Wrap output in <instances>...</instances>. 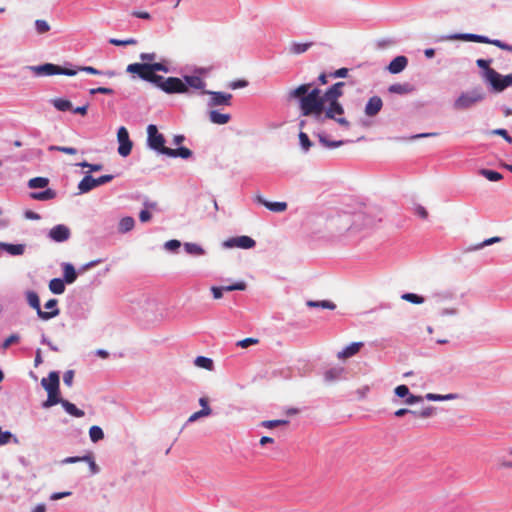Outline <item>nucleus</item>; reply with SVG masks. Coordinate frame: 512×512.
I'll return each instance as SVG.
<instances>
[{
	"mask_svg": "<svg viewBox=\"0 0 512 512\" xmlns=\"http://www.w3.org/2000/svg\"><path fill=\"white\" fill-rule=\"evenodd\" d=\"M49 150L50 151H60V152H63V153H66V154H76L77 153V149L74 148V147H66V146H56V145H51L49 147Z\"/></svg>",
	"mask_w": 512,
	"mask_h": 512,
	"instance_id": "052dcab7",
	"label": "nucleus"
},
{
	"mask_svg": "<svg viewBox=\"0 0 512 512\" xmlns=\"http://www.w3.org/2000/svg\"><path fill=\"white\" fill-rule=\"evenodd\" d=\"M502 240V238L498 237V236H495V237H492V238H489V239H486L484 240L483 242L475 245V246H471L467 249L468 252H471V251H476L484 246H488V245H492L494 243H498Z\"/></svg>",
	"mask_w": 512,
	"mask_h": 512,
	"instance_id": "de8ad7c7",
	"label": "nucleus"
},
{
	"mask_svg": "<svg viewBox=\"0 0 512 512\" xmlns=\"http://www.w3.org/2000/svg\"><path fill=\"white\" fill-rule=\"evenodd\" d=\"M147 145L152 150L160 153V132L155 124H150L147 127Z\"/></svg>",
	"mask_w": 512,
	"mask_h": 512,
	"instance_id": "dca6fc26",
	"label": "nucleus"
},
{
	"mask_svg": "<svg viewBox=\"0 0 512 512\" xmlns=\"http://www.w3.org/2000/svg\"><path fill=\"white\" fill-rule=\"evenodd\" d=\"M450 39H457V40H464V41H470V42H477V43H485V44H492L494 46L499 47L502 50H507L512 52V46L509 44H506L498 39L491 40L485 36L477 35V34H455Z\"/></svg>",
	"mask_w": 512,
	"mask_h": 512,
	"instance_id": "6e6552de",
	"label": "nucleus"
},
{
	"mask_svg": "<svg viewBox=\"0 0 512 512\" xmlns=\"http://www.w3.org/2000/svg\"><path fill=\"white\" fill-rule=\"evenodd\" d=\"M126 71L128 73L137 74L140 79L150 82L156 87H160V75L157 74V72L160 71V62L132 63L127 66Z\"/></svg>",
	"mask_w": 512,
	"mask_h": 512,
	"instance_id": "f03ea898",
	"label": "nucleus"
},
{
	"mask_svg": "<svg viewBox=\"0 0 512 512\" xmlns=\"http://www.w3.org/2000/svg\"><path fill=\"white\" fill-rule=\"evenodd\" d=\"M27 69L33 71L37 76H53V75H66L75 76L77 70L73 68L61 67L53 63H45L37 66H27Z\"/></svg>",
	"mask_w": 512,
	"mask_h": 512,
	"instance_id": "39448f33",
	"label": "nucleus"
},
{
	"mask_svg": "<svg viewBox=\"0 0 512 512\" xmlns=\"http://www.w3.org/2000/svg\"><path fill=\"white\" fill-rule=\"evenodd\" d=\"M318 137H319L320 143L323 144V146H325L327 148H337L344 144V141H342V140L330 141L326 138V136L321 135V134H319Z\"/></svg>",
	"mask_w": 512,
	"mask_h": 512,
	"instance_id": "3c124183",
	"label": "nucleus"
},
{
	"mask_svg": "<svg viewBox=\"0 0 512 512\" xmlns=\"http://www.w3.org/2000/svg\"><path fill=\"white\" fill-rule=\"evenodd\" d=\"M407 64L408 59L405 56H397L388 65V71L391 74H398L406 68Z\"/></svg>",
	"mask_w": 512,
	"mask_h": 512,
	"instance_id": "a878e982",
	"label": "nucleus"
},
{
	"mask_svg": "<svg viewBox=\"0 0 512 512\" xmlns=\"http://www.w3.org/2000/svg\"><path fill=\"white\" fill-rule=\"evenodd\" d=\"M57 196V192L51 188H47L40 192H31L30 197L37 201H47L54 199Z\"/></svg>",
	"mask_w": 512,
	"mask_h": 512,
	"instance_id": "c756f323",
	"label": "nucleus"
},
{
	"mask_svg": "<svg viewBox=\"0 0 512 512\" xmlns=\"http://www.w3.org/2000/svg\"><path fill=\"white\" fill-rule=\"evenodd\" d=\"M167 251L175 253L181 247V242L178 240H169L164 244Z\"/></svg>",
	"mask_w": 512,
	"mask_h": 512,
	"instance_id": "680f3d73",
	"label": "nucleus"
},
{
	"mask_svg": "<svg viewBox=\"0 0 512 512\" xmlns=\"http://www.w3.org/2000/svg\"><path fill=\"white\" fill-rule=\"evenodd\" d=\"M289 424V420L286 419H276V420H265L260 423V425L267 429H273L278 426H286Z\"/></svg>",
	"mask_w": 512,
	"mask_h": 512,
	"instance_id": "ea45409f",
	"label": "nucleus"
},
{
	"mask_svg": "<svg viewBox=\"0 0 512 512\" xmlns=\"http://www.w3.org/2000/svg\"><path fill=\"white\" fill-rule=\"evenodd\" d=\"M382 106V99L379 96H373L368 100L365 106V114L369 117H373L380 112Z\"/></svg>",
	"mask_w": 512,
	"mask_h": 512,
	"instance_id": "aec40b11",
	"label": "nucleus"
},
{
	"mask_svg": "<svg viewBox=\"0 0 512 512\" xmlns=\"http://www.w3.org/2000/svg\"><path fill=\"white\" fill-rule=\"evenodd\" d=\"M20 341V336L18 334H11L8 338H6L1 344V348L3 350H7L12 344L18 343Z\"/></svg>",
	"mask_w": 512,
	"mask_h": 512,
	"instance_id": "13d9d810",
	"label": "nucleus"
},
{
	"mask_svg": "<svg viewBox=\"0 0 512 512\" xmlns=\"http://www.w3.org/2000/svg\"><path fill=\"white\" fill-rule=\"evenodd\" d=\"M259 342L258 339L256 338H245L243 340H240L237 342V346L241 347V348H247L251 345H255Z\"/></svg>",
	"mask_w": 512,
	"mask_h": 512,
	"instance_id": "338daca9",
	"label": "nucleus"
},
{
	"mask_svg": "<svg viewBox=\"0 0 512 512\" xmlns=\"http://www.w3.org/2000/svg\"><path fill=\"white\" fill-rule=\"evenodd\" d=\"M255 245V240L246 235L231 237L223 242V246L226 248L251 249Z\"/></svg>",
	"mask_w": 512,
	"mask_h": 512,
	"instance_id": "4468645a",
	"label": "nucleus"
},
{
	"mask_svg": "<svg viewBox=\"0 0 512 512\" xmlns=\"http://www.w3.org/2000/svg\"><path fill=\"white\" fill-rule=\"evenodd\" d=\"M10 442L19 444V440L15 435H13L10 431H3L0 427V446L6 445Z\"/></svg>",
	"mask_w": 512,
	"mask_h": 512,
	"instance_id": "e433bc0d",
	"label": "nucleus"
},
{
	"mask_svg": "<svg viewBox=\"0 0 512 512\" xmlns=\"http://www.w3.org/2000/svg\"><path fill=\"white\" fill-rule=\"evenodd\" d=\"M246 284L244 282H238L233 285H227V286H212L211 292L213 294L214 299H220L223 296V292L226 291H234V290H245Z\"/></svg>",
	"mask_w": 512,
	"mask_h": 512,
	"instance_id": "6ab92c4d",
	"label": "nucleus"
},
{
	"mask_svg": "<svg viewBox=\"0 0 512 512\" xmlns=\"http://www.w3.org/2000/svg\"><path fill=\"white\" fill-rule=\"evenodd\" d=\"M491 134L493 135H498V136H501L503 137L508 143H512V137L509 136L507 130L505 129H502V128H498V129H494L490 132Z\"/></svg>",
	"mask_w": 512,
	"mask_h": 512,
	"instance_id": "0e129e2a",
	"label": "nucleus"
},
{
	"mask_svg": "<svg viewBox=\"0 0 512 512\" xmlns=\"http://www.w3.org/2000/svg\"><path fill=\"white\" fill-rule=\"evenodd\" d=\"M299 141L302 149L307 152L312 147V142L310 141L308 135L305 132L299 133Z\"/></svg>",
	"mask_w": 512,
	"mask_h": 512,
	"instance_id": "864d4df0",
	"label": "nucleus"
},
{
	"mask_svg": "<svg viewBox=\"0 0 512 512\" xmlns=\"http://www.w3.org/2000/svg\"><path fill=\"white\" fill-rule=\"evenodd\" d=\"M184 251L185 253L187 254H204L205 253V250L199 246L198 244H195V243H185L184 245Z\"/></svg>",
	"mask_w": 512,
	"mask_h": 512,
	"instance_id": "8fccbe9b",
	"label": "nucleus"
},
{
	"mask_svg": "<svg viewBox=\"0 0 512 512\" xmlns=\"http://www.w3.org/2000/svg\"><path fill=\"white\" fill-rule=\"evenodd\" d=\"M436 412V408L433 406L426 407L422 409L421 411H412V414L416 417L420 418H429L433 416Z\"/></svg>",
	"mask_w": 512,
	"mask_h": 512,
	"instance_id": "603ef678",
	"label": "nucleus"
},
{
	"mask_svg": "<svg viewBox=\"0 0 512 512\" xmlns=\"http://www.w3.org/2000/svg\"><path fill=\"white\" fill-rule=\"evenodd\" d=\"M208 116L210 122L216 125H224L231 120V115L229 113H223L217 109H211Z\"/></svg>",
	"mask_w": 512,
	"mask_h": 512,
	"instance_id": "b1692460",
	"label": "nucleus"
},
{
	"mask_svg": "<svg viewBox=\"0 0 512 512\" xmlns=\"http://www.w3.org/2000/svg\"><path fill=\"white\" fill-rule=\"evenodd\" d=\"M363 342H353L347 347H345L342 351L337 353V358L340 360H346L354 355H356L360 349L363 347Z\"/></svg>",
	"mask_w": 512,
	"mask_h": 512,
	"instance_id": "5701e85b",
	"label": "nucleus"
},
{
	"mask_svg": "<svg viewBox=\"0 0 512 512\" xmlns=\"http://www.w3.org/2000/svg\"><path fill=\"white\" fill-rule=\"evenodd\" d=\"M288 101H297L303 116H314L319 122H323L322 114L325 109L324 94L320 89L313 87L312 83H304L287 92Z\"/></svg>",
	"mask_w": 512,
	"mask_h": 512,
	"instance_id": "f257e3e1",
	"label": "nucleus"
},
{
	"mask_svg": "<svg viewBox=\"0 0 512 512\" xmlns=\"http://www.w3.org/2000/svg\"><path fill=\"white\" fill-rule=\"evenodd\" d=\"M26 299L28 304L37 311V315L42 320H49L59 314V309H55L50 312L42 311L40 307V300L36 292L34 291H28L26 293Z\"/></svg>",
	"mask_w": 512,
	"mask_h": 512,
	"instance_id": "f8f14e48",
	"label": "nucleus"
},
{
	"mask_svg": "<svg viewBox=\"0 0 512 512\" xmlns=\"http://www.w3.org/2000/svg\"><path fill=\"white\" fill-rule=\"evenodd\" d=\"M89 93L91 95H95V94H107V95H111L114 93V90L111 89V88H107V87H98V88H92L89 90Z\"/></svg>",
	"mask_w": 512,
	"mask_h": 512,
	"instance_id": "69168bd1",
	"label": "nucleus"
},
{
	"mask_svg": "<svg viewBox=\"0 0 512 512\" xmlns=\"http://www.w3.org/2000/svg\"><path fill=\"white\" fill-rule=\"evenodd\" d=\"M114 179L113 175L106 174L98 178H94L90 174H87L78 184L79 194H85L93 190L94 188L104 185Z\"/></svg>",
	"mask_w": 512,
	"mask_h": 512,
	"instance_id": "0eeeda50",
	"label": "nucleus"
},
{
	"mask_svg": "<svg viewBox=\"0 0 512 512\" xmlns=\"http://www.w3.org/2000/svg\"><path fill=\"white\" fill-rule=\"evenodd\" d=\"M65 281L60 278H54L49 282V289L53 294H62L65 291Z\"/></svg>",
	"mask_w": 512,
	"mask_h": 512,
	"instance_id": "f704fd0d",
	"label": "nucleus"
},
{
	"mask_svg": "<svg viewBox=\"0 0 512 512\" xmlns=\"http://www.w3.org/2000/svg\"><path fill=\"white\" fill-rule=\"evenodd\" d=\"M484 98L485 93L483 89L475 87L470 91L461 93L454 101L453 107L455 110H466L481 102Z\"/></svg>",
	"mask_w": 512,
	"mask_h": 512,
	"instance_id": "20e7f679",
	"label": "nucleus"
},
{
	"mask_svg": "<svg viewBox=\"0 0 512 512\" xmlns=\"http://www.w3.org/2000/svg\"><path fill=\"white\" fill-rule=\"evenodd\" d=\"M77 72L78 71H83V72H86V73H89V74H93V75H104V76H107L109 78H112L116 75L115 71L113 70H107V71H101V70H98L92 66H81L79 67L78 69H76Z\"/></svg>",
	"mask_w": 512,
	"mask_h": 512,
	"instance_id": "72a5a7b5",
	"label": "nucleus"
},
{
	"mask_svg": "<svg viewBox=\"0 0 512 512\" xmlns=\"http://www.w3.org/2000/svg\"><path fill=\"white\" fill-rule=\"evenodd\" d=\"M164 143H165V140L162 137V155H166L168 157H173V158L180 157L183 159H188L192 155V151L186 147H179L176 149H172V148L166 147L164 145Z\"/></svg>",
	"mask_w": 512,
	"mask_h": 512,
	"instance_id": "a211bd4d",
	"label": "nucleus"
},
{
	"mask_svg": "<svg viewBox=\"0 0 512 512\" xmlns=\"http://www.w3.org/2000/svg\"><path fill=\"white\" fill-rule=\"evenodd\" d=\"M311 46L312 43H293L290 47V52L292 54H302L306 52Z\"/></svg>",
	"mask_w": 512,
	"mask_h": 512,
	"instance_id": "09e8293b",
	"label": "nucleus"
},
{
	"mask_svg": "<svg viewBox=\"0 0 512 512\" xmlns=\"http://www.w3.org/2000/svg\"><path fill=\"white\" fill-rule=\"evenodd\" d=\"M476 64L479 68L483 69L484 70V79L486 80L488 78V71L489 70H493L492 68H490V64H491V60H486V59H478L476 61Z\"/></svg>",
	"mask_w": 512,
	"mask_h": 512,
	"instance_id": "bf43d9fd",
	"label": "nucleus"
},
{
	"mask_svg": "<svg viewBox=\"0 0 512 512\" xmlns=\"http://www.w3.org/2000/svg\"><path fill=\"white\" fill-rule=\"evenodd\" d=\"M211 413H212L211 408L201 409V410L191 414L187 420V423L195 422L202 417H207V416L211 415Z\"/></svg>",
	"mask_w": 512,
	"mask_h": 512,
	"instance_id": "49530a36",
	"label": "nucleus"
},
{
	"mask_svg": "<svg viewBox=\"0 0 512 512\" xmlns=\"http://www.w3.org/2000/svg\"><path fill=\"white\" fill-rule=\"evenodd\" d=\"M77 166H80L82 168H89L90 172H96L102 170L103 166L101 164H91L87 161H83L77 164Z\"/></svg>",
	"mask_w": 512,
	"mask_h": 512,
	"instance_id": "e2e57ef3",
	"label": "nucleus"
},
{
	"mask_svg": "<svg viewBox=\"0 0 512 512\" xmlns=\"http://www.w3.org/2000/svg\"><path fill=\"white\" fill-rule=\"evenodd\" d=\"M25 248H26L25 244H10V243L0 242V252H5L12 256H18V255L24 254Z\"/></svg>",
	"mask_w": 512,
	"mask_h": 512,
	"instance_id": "393cba45",
	"label": "nucleus"
},
{
	"mask_svg": "<svg viewBox=\"0 0 512 512\" xmlns=\"http://www.w3.org/2000/svg\"><path fill=\"white\" fill-rule=\"evenodd\" d=\"M109 43L115 46H127V45H135L137 44V40L134 38H128L125 40H120L116 38H111Z\"/></svg>",
	"mask_w": 512,
	"mask_h": 512,
	"instance_id": "4d7b16f0",
	"label": "nucleus"
},
{
	"mask_svg": "<svg viewBox=\"0 0 512 512\" xmlns=\"http://www.w3.org/2000/svg\"><path fill=\"white\" fill-rule=\"evenodd\" d=\"M401 298L413 304H422L424 302L423 297L414 293H405L401 296Z\"/></svg>",
	"mask_w": 512,
	"mask_h": 512,
	"instance_id": "5fc2aeb1",
	"label": "nucleus"
},
{
	"mask_svg": "<svg viewBox=\"0 0 512 512\" xmlns=\"http://www.w3.org/2000/svg\"><path fill=\"white\" fill-rule=\"evenodd\" d=\"M135 226V219L133 217H130V216H126V217H123L122 219H120L119 223H118V232L119 233H127L129 231H131Z\"/></svg>",
	"mask_w": 512,
	"mask_h": 512,
	"instance_id": "7c9ffc66",
	"label": "nucleus"
},
{
	"mask_svg": "<svg viewBox=\"0 0 512 512\" xmlns=\"http://www.w3.org/2000/svg\"><path fill=\"white\" fill-rule=\"evenodd\" d=\"M205 95L209 96L206 105L210 109H215L216 107L221 106H230L232 104L233 96L230 93L208 90Z\"/></svg>",
	"mask_w": 512,
	"mask_h": 512,
	"instance_id": "9b49d317",
	"label": "nucleus"
},
{
	"mask_svg": "<svg viewBox=\"0 0 512 512\" xmlns=\"http://www.w3.org/2000/svg\"><path fill=\"white\" fill-rule=\"evenodd\" d=\"M307 306H309V307H321V308L330 309V310H334L336 308V305L333 302L327 301V300H323V301H312V300H309L307 302Z\"/></svg>",
	"mask_w": 512,
	"mask_h": 512,
	"instance_id": "a18cd8bd",
	"label": "nucleus"
},
{
	"mask_svg": "<svg viewBox=\"0 0 512 512\" xmlns=\"http://www.w3.org/2000/svg\"><path fill=\"white\" fill-rule=\"evenodd\" d=\"M49 184V179L46 177H35L28 181V187L31 189L46 188Z\"/></svg>",
	"mask_w": 512,
	"mask_h": 512,
	"instance_id": "4c0bfd02",
	"label": "nucleus"
},
{
	"mask_svg": "<svg viewBox=\"0 0 512 512\" xmlns=\"http://www.w3.org/2000/svg\"><path fill=\"white\" fill-rule=\"evenodd\" d=\"M326 103L328 104V106L326 109H324L325 114L324 116L322 115L323 121L325 119H333L341 126H344L346 128L349 127V121H347L344 117H337L342 116L344 114V108L340 104V102L338 100H325V104Z\"/></svg>",
	"mask_w": 512,
	"mask_h": 512,
	"instance_id": "423d86ee",
	"label": "nucleus"
},
{
	"mask_svg": "<svg viewBox=\"0 0 512 512\" xmlns=\"http://www.w3.org/2000/svg\"><path fill=\"white\" fill-rule=\"evenodd\" d=\"M47 236L53 242L62 243L70 238L71 230L64 224H58L49 230Z\"/></svg>",
	"mask_w": 512,
	"mask_h": 512,
	"instance_id": "2eb2a0df",
	"label": "nucleus"
},
{
	"mask_svg": "<svg viewBox=\"0 0 512 512\" xmlns=\"http://www.w3.org/2000/svg\"><path fill=\"white\" fill-rule=\"evenodd\" d=\"M62 407L68 414L76 418H81L85 415V412L83 410L77 408L73 403L69 402L68 400L64 399V401L62 402Z\"/></svg>",
	"mask_w": 512,
	"mask_h": 512,
	"instance_id": "473e14b6",
	"label": "nucleus"
},
{
	"mask_svg": "<svg viewBox=\"0 0 512 512\" xmlns=\"http://www.w3.org/2000/svg\"><path fill=\"white\" fill-rule=\"evenodd\" d=\"M255 200L272 212L280 213L287 209L286 202H270L265 200L261 195H256Z\"/></svg>",
	"mask_w": 512,
	"mask_h": 512,
	"instance_id": "4be33fe9",
	"label": "nucleus"
},
{
	"mask_svg": "<svg viewBox=\"0 0 512 512\" xmlns=\"http://www.w3.org/2000/svg\"><path fill=\"white\" fill-rule=\"evenodd\" d=\"M35 29L38 34H44L50 30V25L46 20L38 19L35 21Z\"/></svg>",
	"mask_w": 512,
	"mask_h": 512,
	"instance_id": "6e6d98bb",
	"label": "nucleus"
},
{
	"mask_svg": "<svg viewBox=\"0 0 512 512\" xmlns=\"http://www.w3.org/2000/svg\"><path fill=\"white\" fill-rule=\"evenodd\" d=\"M344 82H337L328 88L324 93L325 100H338L343 95Z\"/></svg>",
	"mask_w": 512,
	"mask_h": 512,
	"instance_id": "bb28decb",
	"label": "nucleus"
},
{
	"mask_svg": "<svg viewBox=\"0 0 512 512\" xmlns=\"http://www.w3.org/2000/svg\"><path fill=\"white\" fill-rule=\"evenodd\" d=\"M73 379H74V371L73 370H68L64 373V375H63L64 384H66L69 387L72 386Z\"/></svg>",
	"mask_w": 512,
	"mask_h": 512,
	"instance_id": "774afa93",
	"label": "nucleus"
},
{
	"mask_svg": "<svg viewBox=\"0 0 512 512\" xmlns=\"http://www.w3.org/2000/svg\"><path fill=\"white\" fill-rule=\"evenodd\" d=\"M394 393L399 398H405L403 401L406 405H412L418 402L423 401L424 397L422 396H416L410 393L409 388L406 385H399L394 389ZM458 396L456 394H446V395H440V394H434V393H427L425 395V399L429 401H443V400H454Z\"/></svg>",
	"mask_w": 512,
	"mask_h": 512,
	"instance_id": "7ed1b4c3",
	"label": "nucleus"
},
{
	"mask_svg": "<svg viewBox=\"0 0 512 512\" xmlns=\"http://www.w3.org/2000/svg\"><path fill=\"white\" fill-rule=\"evenodd\" d=\"M414 90V87L409 83H396L389 86L388 91L393 94L405 95Z\"/></svg>",
	"mask_w": 512,
	"mask_h": 512,
	"instance_id": "c85d7f7f",
	"label": "nucleus"
},
{
	"mask_svg": "<svg viewBox=\"0 0 512 512\" xmlns=\"http://www.w3.org/2000/svg\"><path fill=\"white\" fill-rule=\"evenodd\" d=\"M480 174L491 182H497L503 178L501 173L488 169H481Z\"/></svg>",
	"mask_w": 512,
	"mask_h": 512,
	"instance_id": "a19ab883",
	"label": "nucleus"
},
{
	"mask_svg": "<svg viewBox=\"0 0 512 512\" xmlns=\"http://www.w3.org/2000/svg\"><path fill=\"white\" fill-rule=\"evenodd\" d=\"M41 385L46 391L59 392V375L53 371L49 373L48 378L41 380Z\"/></svg>",
	"mask_w": 512,
	"mask_h": 512,
	"instance_id": "412c9836",
	"label": "nucleus"
},
{
	"mask_svg": "<svg viewBox=\"0 0 512 512\" xmlns=\"http://www.w3.org/2000/svg\"><path fill=\"white\" fill-rule=\"evenodd\" d=\"M50 103L54 106L55 109L61 112H66L72 110L71 101L64 98H54L50 100Z\"/></svg>",
	"mask_w": 512,
	"mask_h": 512,
	"instance_id": "2f4dec72",
	"label": "nucleus"
},
{
	"mask_svg": "<svg viewBox=\"0 0 512 512\" xmlns=\"http://www.w3.org/2000/svg\"><path fill=\"white\" fill-rule=\"evenodd\" d=\"M162 91L167 94H187V85L184 78L177 77H162Z\"/></svg>",
	"mask_w": 512,
	"mask_h": 512,
	"instance_id": "9d476101",
	"label": "nucleus"
},
{
	"mask_svg": "<svg viewBox=\"0 0 512 512\" xmlns=\"http://www.w3.org/2000/svg\"><path fill=\"white\" fill-rule=\"evenodd\" d=\"M117 140L119 143V146H118L119 155H121L122 157H127L131 153L133 144H132V141L130 140L129 132L124 126H121L118 129Z\"/></svg>",
	"mask_w": 512,
	"mask_h": 512,
	"instance_id": "ddd939ff",
	"label": "nucleus"
},
{
	"mask_svg": "<svg viewBox=\"0 0 512 512\" xmlns=\"http://www.w3.org/2000/svg\"><path fill=\"white\" fill-rule=\"evenodd\" d=\"M343 372V368H331L327 370L324 374V378L328 382H332L340 378Z\"/></svg>",
	"mask_w": 512,
	"mask_h": 512,
	"instance_id": "c03bdc74",
	"label": "nucleus"
},
{
	"mask_svg": "<svg viewBox=\"0 0 512 512\" xmlns=\"http://www.w3.org/2000/svg\"><path fill=\"white\" fill-rule=\"evenodd\" d=\"M194 364L199 367L206 370L211 371L213 369V361L212 359L205 357V356H198L194 360Z\"/></svg>",
	"mask_w": 512,
	"mask_h": 512,
	"instance_id": "58836bf2",
	"label": "nucleus"
},
{
	"mask_svg": "<svg viewBox=\"0 0 512 512\" xmlns=\"http://www.w3.org/2000/svg\"><path fill=\"white\" fill-rule=\"evenodd\" d=\"M485 81L492 86L494 91L501 92L507 87L512 86V74L502 76L496 70H489L488 78Z\"/></svg>",
	"mask_w": 512,
	"mask_h": 512,
	"instance_id": "1a4fd4ad",
	"label": "nucleus"
},
{
	"mask_svg": "<svg viewBox=\"0 0 512 512\" xmlns=\"http://www.w3.org/2000/svg\"><path fill=\"white\" fill-rule=\"evenodd\" d=\"M184 82L187 85V89L199 90L201 94L205 95L208 91L206 90V82L203 78L197 75H186L184 76ZM190 90H188V93Z\"/></svg>",
	"mask_w": 512,
	"mask_h": 512,
	"instance_id": "f3484780",
	"label": "nucleus"
},
{
	"mask_svg": "<svg viewBox=\"0 0 512 512\" xmlns=\"http://www.w3.org/2000/svg\"><path fill=\"white\" fill-rule=\"evenodd\" d=\"M82 460V462L88 463L92 475L98 474L100 472V468L96 464L92 454L89 453L87 455L82 456Z\"/></svg>",
	"mask_w": 512,
	"mask_h": 512,
	"instance_id": "79ce46f5",
	"label": "nucleus"
},
{
	"mask_svg": "<svg viewBox=\"0 0 512 512\" xmlns=\"http://www.w3.org/2000/svg\"><path fill=\"white\" fill-rule=\"evenodd\" d=\"M62 269H63V277H64L63 280L67 284L74 283L77 279V272H76L75 267L71 263L64 262V263H62Z\"/></svg>",
	"mask_w": 512,
	"mask_h": 512,
	"instance_id": "cd10ccee",
	"label": "nucleus"
},
{
	"mask_svg": "<svg viewBox=\"0 0 512 512\" xmlns=\"http://www.w3.org/2000/svg\"><path fill=\"white\" fill-rule=\"evenodd\" d=\"M47 393H48V397H47V400L44 401L43 404H42L43 408H49V407L54 406L56 404H61L62 405V402L64 401V399H62V398H60L58 396L59 392L47 391Z\"/></svg>",
	"mask_w": 512,
	"mask_h": 512,
	"instance_id": "c9c22d12",
	"label": "nucleus"
},
{
	"mask_svg": "<svg viewBox=\"0 0 512 512\" xmlns=\"http://www.w3.org/2000/svg\"><path fill=\"white\" fill-rule=\"evenodd\" d=\"M89 437L92 442L96 443L104 438V432L99 426H92L89 429Z\"/></svg>",
	"mask_w": 512,
	"mask_h": 512,
	"instance_id": "37998d69",
	"label": "nucleus"
}]
</instances>
